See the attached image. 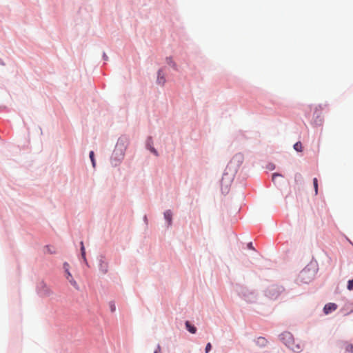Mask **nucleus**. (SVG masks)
I'll use <instances>...</instances> for the list:
<instances>
[{
    "label": "nucleus",
    "instance_id": "nucleus-1",
    "mask_svg": "<svg viewBox=\"0 0 353 353\" xmlns=\"http://www.w3.org/2000/svg\"><path fill=\"white\" fill-rule=\"evenodd\" d=\"M337 308V305L335 303H330L325 305L323 310L325 314H327L330 312L336 310Z\"/></svg>",
    "mask_w": 353,
    "mask_h": 353
},
{
    "label": "nucleus",
    "instance_id": "nucleus-2",
    "mask_svg": "<svg viewBox=\"0 0 353 353\" xmlns=\"http://www.w3.org/2000/svg\"><path fill=\"white\" fill-rule=\"evenodd\" d=\"M66 274V279L67 280L71 283L72 285H73L76 289L79 288L78 284L74 281V279L72 278V276L70 271L65 272Z\"/></svg>",
    "mask_w": 353,
    "mask_h": 353
},
{
    "label": "nucleus",
    "instance_id": "nucleus-3",
    "mask_svg": "<svg viewBox=\"0 0 353 353\" xmlns=\"http://www.w3.org/2000/svg\"><path fill=\"white\" fill-rule=\"evenodd\" d=\"M165 82V79L164 73L161 70H159L158 72L157 83L160 85H163Z\"/></svg>",
    "mask_w": 353,
    "mask_h": 353
},
{
    "label": "nucleus",
    "instance_id": "nucleus-4",
    "mask_svg": "<svg viewBox=\"0 0 353 353\" xmlns=\"http://www.w3.org/2000/svg\"><path fill=\"white\" fill-rule=\"evenodd\" d=\"M86 250H87V248H85V246L83 244H81V255L82 259H83V261L88 265V262H87V260L85 258Z\"/></svg>",
    "mask_w": 353,
    "mask_h": 353
},
{
    "label": "nucleus",
    "instance_id": "nucleus-5",
    "mask_svg": "<svg viewBox=\"0 0 353 353\" xmlns=\"http://www.w3.org/2000/svg\"><path fill=\"white\" fill-rule=\"evenodd\" d=\"M164 217L168 221V225H170L172 223V213L171 210H168L164 212Z\"/></svg>",
    "mask_w": 353,
    "mask_h": 353
},
{
    "label": "nucleus",
    "instance_id": "nucleus-6",
    "mask_svg": "<svg viewBox=\"0 0 353 353\" xmlns=\"http://www.w3.org/2000/svg\"><path fill=\"white\" fill-rule=\"evenodd\" d=\"M43 252L48 254H52L55 252V249L52 245H48L44 247Z\"/></svg>",
    "mask_w": 353,
    "mask_h": 353
},
{
    "label": "nucleus",
    "instance_id": "nucleus-7",
    "mask_svg": "<svg viewBox=\"0 0 353 353\" xmlns=\"http://www.w3.org/2000/svg\"><path fill=\"white\" fill-rule=\"evenodd\" d=\"M185 326H186L188 330L190 333H192V334H195L196 333V328L194 325H191L189 321H186Z\"/></svg>",
    "mask_w": 353,
    "mask_h": 353
},
{
    "label": "nucleus",
    "instance_id": "nucleus-8",
    "mask_svg": "<svg viewBox=\"0 0 353 353\" xmlns=\"http://www.w3.org/2000/svg\"><path fill=\"white\" fill-rule=\"evenodd\" d=\"M243 157L241 154H238L236 156L234 157L232 161H237L239 164H241L243 162Z\"/></svg>",
    "mask_w": 353,
    "mask_h": 353
},
{
    "label": "nucleus",
    "instance_id": "nucleus-9",
    "mask_svg": "<svg viewBox=\"0 0 353 353\" xmlns=\"http://www.w3.org/2000/svg\"><path fill=\"white\" fill-rule=\"evenodd\" d=\"M100 271L102 274H105L108 272V265L104 263L100 264Z\"/></svg>",
    "mask_w": 353,
    "mask_h": 353
},
{
    "label": "nucleus",
    "instance_id": "nucleus-10",
    "mask_svg": "<svg viewBox=\"0 0 353 353\" xmlns=\"http://www.w3.org/2000/svg\"><path fill=\"white\" fill-rule=\"evenodd\" d=\"M294 149L297 151V152H302L303 150V146H302V144L300 141L299 142H296L294 145Z\"/></svg>",
    "mask_w": 353,
    "mask_h": 353
},
{
    "label": "nucleus",
    "instance_id": "nucleus-11",
    "mask_svg": "<svg viewBox=\"0 0 353 353\" xmlns=\"http://www.w3.org/2000/svg\"><path fill=\"white\" fill-rule=\"evenodd\" d=\"M287 345L289 348L292 350L294 352H298L301 349V347L299 345L294 346L293 343H289L288 344H287Z\"/></svg>",
    "mask_w": 353,
    "mask_h": 353
},
{
    "label": "nucleus",
    "instance_id": "nucleus-12",
    "mask_svg": "<svg viewBox=\"0 0 353 353\" xmlns=\"http://www.w3.org/2000/svg\"><path fill=\"white\" fill-rule=\"evenodd\" d=\"M94 156V152L91 151L90 152V160L92 161V166L94 168L95 165H96V161H95Z\"/></svg>",
    "mask_w": 353,
    "mask_h": 353
},
{
    "label": "nucleus",
    "instance_id": "nucleus-13",
    "mask_svg": "<svg viewBox=\"0 0 353 353\" xmlns=\"http://www.w3.org/2000/svg\"><path fill=\"white\" fill-rule=\"evenodd\" d=\"M313 185L315 190V194H318V180L316 178L313 179Z\"/></svg>",
    "mask_w": 353,
    "mask_h": 353
},
{
    "label": "nucleus",
    "instance_id": "nucleus-14",
    "mask_svg": "<svg viewBox=\"0 0 353 353\" xmlns=\"http://www.w3.org/2000/svg\"><path fill=\"white\" fill-rule=\"evenodd\" d=\"M347 289L349 290H353V279L348 281Z\"/></svg>",
    "mask_w": 353,
    "mask_h": 353
},
{
    "label": "nucleus",
    "instance_id": "nucleus-15",
    "mask_svg": "<svg viewBox=\"0 0 353 353\" xmlns=\"http://www.w3.org/2000/svg\"><path fill=\"white\" fill-rule=\"evenodd\" d=\"M345 349H346V351H347L350 353H353V345H352V344L347 345L346 346Z\"/></svg>",
    "mask_w": 353,
    "mask_h": 353
},
{
    "label": "nucleus",
    "instance_id": "nucleus-16",
    "mask_svg": "<svg viewBox=\"0 0 353 353\" xmlns=\"http://www.w3.org/2000/svg\"><path fill=\"white\" fill-rule=\"evenodd\" d=\"M212 345L210 343H208L205 347V353H208L211 350Z\"/></svg>",
    "mask_w": 353,
    "mask_h": 353
},
{
    "label": "nucleus",
    "instance_id": "nucleus-17",
    "mask_svg": "<svg viewBox=\"0 0 353 353\" xmlns=\"http://www.w3.org/2000/svg\"><path fill=\"white\" fill-rule=\"evenodd\" d=\"M167 62L169 65H171L173 67L175 66V63L172 61V58H167Z\"/></svg>",
    "mask_w": 353,
    "mask_h": 353
},
{
    "label": "nucleus",
    "instance_id": "nucleus-18",
    "mask_svg": "<svg viewBox=\"0 0 353 353\" xmlns=\"http://www.w3.org/2000/svg\"><path fill=\"white\" fill-rule=\"evenodd\" d=\"M283 339H291L292 335L290 333H285V334H283Z\"/></svg>",
    "mask_w": 353,
    "mask_h": 353
},
{
    "label": "nucleus",
    "instance_id": "nucleus-19",
    "mask_svg": "<svg viewBox=\"0 0 353 353\" xmlns=\"http://www.w3.org/2000/svg\"><path fill=\"white\" fill-rule=\"evenodd\" d=\"M69 268H70V265H69V264L68 263H65L63 264V268L65 270V272L69 271Z\"/></svg>",
    "mask_w": 353,
    "mask_h": 353
},
{
    "label": "nucleus",
    "instance_id": "nucleus-20",
    "mask_svg": "<svg viewBox=\"0 0 353 353\" xmlns=\"http://www.w3.org/2000/svg\"><path fill=\"white\" fill-rule=\"evenodd\" d=\"M150 151L154 153L156 156H158V152L154 148H150Z\"/></svg>",
    "mask_w": 353,
    "mask_h": 353
},
{
    "label": "nucleus",
    "instance_id": "nucleus-21",
    "mask_svg": "<svg viewBox=\"0 0 353 353\" xmlns=\"http://www.w3.org/2000/svg\"><path fill=\"white\" fill-rule=\"evenodd\" d=\"M50 294V290L48 288H46L45 292H44V294L45 295H49Z\"/></svg>",
    "mask_w": 353,
    "mask_h": 353
},
{
    "label": "nucleus",
    "instance_id": "nucleus-22",
    "mask_svg": "<svg viewBox=\"0 0 353 353\" xmlns=\"http://www.w3.org/2000/svg\"><path fill=\"white\" fill-rule=\"evenodd\" d=\"M258 342H259V343H260V342H261V343L263 344V343H265L266 341H265V339H264V338H259V339H258Z\"/></svg>",
    "mask_w": 353,
    "mask_h": 353
},
{
    "label": "nucleus",
    "instance_id": "nucleus-23",
    "mask_svg": "<svg viewBox=\"0 0 353 353\" xmlns=\"http://www.w3.org/2000/svg\"><path fill=\"white\" fill-rule=\"evenodd\" d=\"M319 110H322V106L321 105H319L318 107H316L314 114H317V112L319 111Z\"/></svg>",
    "mask_w": 353,
    "mask_h": 353
},
{
    "label": "nucleus",
    "instance_id": "nucleus-24",
    "mask_svg": "<svg viewBox=\"0 0 353 353\" xmlns=\"http://www.w3.org/2000/svg\"><path fill=\"white\" fill-rule=\"evenodd\" d=\"M276 176H280V175H279V174H275V173H274V174H273V175H272V181H273L275 180V178H276Z\"/></svg>",
    "mask_w": 353,
    "mask_h": 353
},
{
    "label": "nucleus",
    "instance_id": "nucleus-25",
    "mask_svg": "<svg viewBox=\"0 0 353 353\" xmlns=\"http://www.w3.org/2000/svg\"><path fill=\"white\" fill-rule=\"evenodd\" d=\"M306 273H307V270H303L301 272V276H303L305 274H306Z\"/></svg>",
    "mask_w": 353,
    "mask_h": 353
},
{
    "label": "nucleus",
    "instance_id": "nucleus-26",
    "mask_svg": "<svg viewBox=\"0 0 353 353\" xmlns=\"http://www.w3.org/2000/svg\"><path fill=\"white\" fill-rule=\"evenodd\" d=\"M110 307H111V311L112 312H114L115 311V306H114V305H111Z\"/></svg>",
    "mask_w": 353,
    "mask_h": 353
},
{
    "label": "nucleus",
    "instance_id": "nucleus-27",
    "mask_svg": "<svg viewBox=\"0 0 353 353\" xmlns=\"http://www.w3.org/2000/svg\"><path fill=\"white\" fill-rule=\"evenodd\" d=\"M159 352H160V347L159 346L157 347V349L154 351V353H159Z\"/></svg>",
    "mask_w": 353,
    "mask_h": 353
},
{
    "label": "nucleus",
    "instance_id": "nucleus-28",
    "mask_svg": "<svg viewBox=\"0 0 353 353\" xmlns=\"http://www.w3.org/2000/svg\"><path fill=\"white\" fill-rule=\"evenodd\" d=\"M251 245H252V243L248 244L249 248L251 247Z\"/></svg>",
    "mask_w": 353,
    "mask_h": 353
}]
</instances>
